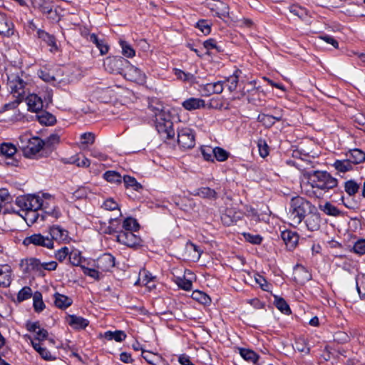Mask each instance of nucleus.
<instances>
[{
  "label": "nucleus",
  "instance_id": "41",
  "mask_svg": "<svg viewBox=\"0 0 365 365\" xmlns=\"http://www.w3.org/2000/svg\"><path fill=\"white\" fill-rule=\"evenodd\" d=\"M105 337L108 340L114 339L117 342H121L125 339L126 334L123 331H108L105 333Z\"/></svg>",
  "mask_w": 365,
  "mask_h": 365
},
{
  "label": "nucleus",
  "instance_id": "25",
  "mask_svg": "<svg viewBox=\"0 0 365 365\" xmlns=\"http://www.w3.org/2000/svg\"><path fill=\"white\" fill-rule=\"evenodd\" d=\"M346 156L352 165L361 163L365 160V153L356 148L349 150Z\"/></svg>",
  "mask_w": 365,
  "mask_h": 365
},
{
  "label": "nucleus",
  "instance_id": "43",
  "mask_svg": "<svg viewBox=\"0 0 365 365\" xmlns=\"http://www.w3.org/2000/svg\"><path fill=\"white\" fill-rule=\"evenodd\" d=\"M294 348L298 351L307 354L309 352V347L308 346L307 341L303 338H299L295 341Z\"/></svg>",
  "mask_w": 365,
  "mask_h": 365
},
{
  "label": "nucleus",
  "instance_id": "39",
  "mask_svg": "<svg viewBox=\"0 0 365 365\" xmlns=\"http://www.w3.org/2000/svg\"><path fill=\"white\" fill-rule=\"evenodd\" d=\"M289 11L302 20H304L309 16L308 11L305 8L298 5L290 6Z\"/></svg>",
  "mask_w": 365,
  "mask_h": 365
},
{
  "label": "nucleus",
  "instance_id": "11",
  "mask_svg": "<svg viewBox=\"0 0 365 365\" xmlns=\"http://www.w3.org/2000/svg\"><path fill=\"white\" fill-rule=\"evenodd\" d=\"M123 76L128 80L138 83H143L145 81V75L138 68L130 65L128 61V66L125 68Z\"/></svg>",
  "mask_w": 365,
  "mask_h": 365
},
{
  "label": "nucleus",
  "instance_id": "32",
  "mask_svg": "<svg viewBox=\"0 0 365 365\" xmlns=\"http://www.w3.org/2000/svg\"><path fill=\"white\" fill-rule=\"evenodd\" d=\"M37 36L38 38L41 39L42 42L46 43L48 46H56L54 36L45 31L38 29L37 31Z\"/></svg>",
  "mask_w": 365,
  "mask_h": 365
},
{
  "label": "nucleus",
  "instance_id": "53",
  "mask_svg": "<svg viewBox=\"0 0 365 365\" xmlns=\"http://www.w3.org/2000/svg\"><path fill=\"white\" fill-rule=\"evenodd\" d=\"M201 153L205 160L214 161V148L210 146H204L201 148Z\"/></svg>",
  "mask_w": 365,
  "mask_h": 365
},
{
  "label": "nucleus",
  "instance_id": "7",
  "mask_svg": "<svg viewBox=\"0 0 365 365\" xmlns=\"http://www.w3.org/2000/svg\"><path fill=\"white\" fill-rule=\"evenodd\" d=\"M178 143L183 149H190L195 145V137L193 130L190 128H181L178 131Z\"/></svg>",
  "mask_w": 365,
  "mask_h": 365
},
{
  "label": "nucleus",
  "instance_id": "44",
  "mask_svg": "<svg viewBox=\"0 0 365 365\" xmlns=\"http://www.w3.org/2000/svg\"><path fill=\"white\" fill-rule=\"evenodd\" d=\"M101 207L106 210L114 211L117 210L119 216H121V212L119 208V205L117 202H115L112 198H108L102 204Z\"/></svg>",
  "mask_w": 365,
  "mask_h": 365
},
{
  "label": "nucleus",
  "instance_id": "12",
  "mask_svg": "<svg viewBox=\"0 0 365 365\" xmlns=\"http://www.w3.org/2000/svg\"><path fill=\"white\" fill-rule=\"evenodd\" d=\"M135 232L119 231L117 235V241L128 247H133L140 244V238Z\"/></svg>",
  "mask_w": 365,
  "mask_h": 365
},
{
  "label": "nucleus",
  "instance_id": "17",
  "mask_svg": "<svg viewBox=\"0 0 365 365\" xmlns=\"http://www.w3.org/2000/svg\"><path fill=\"white\" fill-rule=\"evenodd\" d=\"M26 102L28 110L31 112L37 113L42 110L43 104V101L36 94H30L26 98Z\"/></svg>",
  "mask_w": 365,
  "mask_h": 365
},
{
  "label": "nucleus",
  "instance_id": "20",
  "mask_svg": "<svg viewBox=\"0 0 365 365\" xmlns=\"http://www.w3.org/2000/svg\"><path fill=\"white\" fill-rule=\"evenodd\" d=\"M67 323L74 329H83L88 327L89 322L82 317L74 314L68 315L66 318Z\"/></svg>",
  "mask_w": 365,
  "mask_h": 365
},
{
  "label": "nucleus",
  "instance_id": "58",
  "mask_svg": "<svg viewBox=\"0 0 365 365\" xmlns=\"http://www.w3.org/2000/svg\"><path fill=\"white\" fill-rule=\"evenodd\" d=\"M73 163L76 164L77 166L82 168H88L91 164L90 160L84 155H77L74 157Z\"/></svg>",
  "mask_w": 365,
  "mask_h": 365
},
{
  "label": "nucleus",
  "instance_id": "38",
  "mask_svg": "<svg viewBox=\"0 0 365 365\" xmlns=\"http://www.w3.org/2000/svg\"><path fill=\"white\" fill-rule=\"evenodd\" d=\"M104 179L111 183H115V184H120L122 182V177L121 175L113 170H108L106 171L103 174Z\"/></svg>",
  "mask_w": 365,
  "mask_h": 365
},
{
  "label": "nucleus",
  "instance_id": "40",
  "mask_svg": "<svg viewBox=\"0 0 365 365\" xmlns=\"http://www.w3.org/2000/svg\"><path fill=\"white\" fill-rule=\"evenodd\" d=\"M186 250L192 257L193 260H198L201 256L202 251L196 245L189 242L186 245Z\"/></svg>",
  "mask_w": 365,
  "mask_h": 365
},
{
  "label": "nucleus",
  "instance_id": "8",
  "mask_svg": "<svg viewBox=\"0 0 365 365\" xmlns=\"http://www.w3.org/2000/svg\"><path fill=\"white\" fill-rule=\"evenodd\" d=\"M38 76L45 82L51 83L53 85L62 81V73L60 69L43 67L38 72Z\"/></svg>",
  "mask_w": 365,
  "mask_h": 365
},
{
  "label": "nucleus",
  "instance_id": "15",
  "mask_svg": "<svg viewBox=\"0 0 365 365\" xmlns=\"http://www.w3.org/2000/svg\"><path fill=\"white\" fill-rule=\"evenodd\" d=\"M305 217V224L309 230L316 231L319 229L321 218L316 210L309 212Z\"/></svg>",
  "mask_w": 365,
  "mask_h": 365
},
{
  "label": "nucleus",
  "instance_id": "30",
  "mask_svg": "<svg viewBox=\"0 0 365 365\" xmlns=\"http://www.w3.org/2000/svg\"><path fill=\"white\" fill-rule=\"evenodd\" d=\"M16 151V147L11 143H3L0 145V155L6 158L12 157Z\"/></svg>",
  "mask_w": 365,
  "mask_h": 365
},
{
  "label": "nucleus",
  "instance_id": "36",
  "mask_svg": "<svg viewBox=\"0 0 365 365\" xmlns=\"http://www.w3.org/2000/svg\"><path fill=\"white\" fill-rule=\"evenodd\" d=\"M16 203L23 212L31 210V202L28 195L18 197L16 200Z\"/></svg>",
  "mask_w": 365,
  "mask_h": 365
},
{
  "label": "nucleus",
  "instance_id": "52",
  "mask_svg": "<svg viewBox=\"0 0 365 365\" xmlns=\"http://www.w3.org/2000/svg\"><path fill=\"white\" fill-rule=\"evenodd\" d=\"M173 71L174 74L180 80L188 82H191L194 80V76L190 73H185L183 71L178 68H174Z\"/></svg>",
  "mask_w": 365,
  "mask_h": 365
},
{
  "label": "nucleus",
  "instance_id": "26",
  "mask_svg": "<svg viewBox=\"0 0 365 365\" xmlns=\"http://www.w3.org/2000/svg\"><path fill=\"white\" fill-rule=\"evenodd\" d=\"M241 73L242 71L240 69H237L232 75L227 77L224 81V83L226 84V86L230 92L236 90Z\"/></svg>",
  "mask_w": 365,
  "mask_h": 365
},
{
  "label": "nucleus",
  "instance_id": "64",
  "mask_svg": "<svg viewBox=\"0 0 365 365\" xmlns=\"http://www.w3.org/2000/svg\"><path fill=\"white\" fill-rule=\"evenodd\" d=\"M69 255V250L67 247H63L55 253V257L59 261L63 262Z\"/></svg>",
  "mask_w": 365,
  "mask_h": 365
},
{
  "label": "nucleus",
  "instance_id": "55",
  "mask_svg": "<svg viewBox=\"0 0 365 365\" xmlns=\"http://www.w3.org/2000/svg\"><path fill=\"white\" fill-rule=\"evenodd\" d=\"M123 182L125 187H131L135 190H138L141 187V185L136 181L135 178H134L133 177L125 175L123 177Z\"/></svg>",
  "mask_w": 365,
  "mask_h": 365
},
{
  "label": "nucleus",
  "instance_id": "50",
  "mask_svg": "<svg viewBox=\"0 0 365 365\" xmlns=\"http://www.w3.org/2000/svg\"><path fill=\"white\" fill-rule=\"evenodd\" d=\"M214 160L216 159L219 162L225 161L230 155L227 151L220 147L214 148Z\"/></svg>",
  "mask_w": 365,
  "mask_h": 365
},
{
  "label": "nucleus",
  "instance_id": "4",
  "mask_svg": "<svg viewBox=\"0 0 365 365\" xmlns=\"http://www.w3.org/2000/svg\"><path fill=\"white\" fill-rule=\"evenodd\" d=\"M31 202V210H38L43 209L47 215L51 216L53 218H58L61 215L59 210L56 209L55 207H50V205L53 202V197L48 193H42L40 195H28Z\"/></svg>",
  "mask_w": 365,
  "mask_h": 365
},
{
  "label": "nucleus",
  "instance_id": "35",
  "mask_svg": "<svg viewBox=\"0 0 365 365\" xmlns=\"http://www.w3.org/2000/svg\"><path fill=\"white\" fill-rule=\"evenodd\" d=\"M194 195L204 198L215 199L217 197L216 192L207 187L195 190Z\"/></svg>",
  "mask_w": 365,
  "mask_h": 365
},
{
  "label": "nucleus",
  "instance_id": "27",
  "mask_svg": "<svg viewBox=\"0 0 365 365\" xmlns=\"http://www.w3.org/2000/svg\"><path fill=\"white\" fill-rule=\"evenodd\" d=\"M72 299L66 295L56 293L54 294V304L60 309H66L72 304Z\"/></svg>",
  "mask_w": 365,
  "mask_h": 365
},
{
  "label": "nucleus",
  "instance_id": "29",
  "mask_svg": "<svg viewBox=\"0 0 365 365\" xmlns=\"http://www.w3.org/2000/svg\"><path fill=\"white\" fill-rule=\"evenodd\" d=\"M139 229V225L137 220L133 217H126L122 222V230L120 231L136 232Z\"/></svg>",
  "mask_w": 365,
  "mask_h": 365
},
{
  "label": "nucleus",
  "instance_id": "28",
  "mask_svg": "<svg viewBox=\"0 0 365 365\" xmlns=\"http://www.w3.org/2000/svg\"><path fill=\"white\" fill-rule=\"evenodd\" d=\"M333 167L340 173H346L353 169V165L347 158L345 160H336L333 163Z\"/></svg>",
  "mask_w": 365,
  "mask_h": 365
},
{
  "label": "nucleus",
  "instance_id": "47",
  "mask_svg": "<svg viewBox=\"0 0 365 365\" xmlns=\"http://www.w3.org/2000/svg\"><path fill=\"white\" fill-rule=\"evenodd\" d=\"M26 262L28 265L27 269L31 267L34 269L40 270L41 269H46V267H47V262H41L38 259L34 258L26 259Z\"/></svg>",
  "mask_w": 365,
  "mask_h": 365
},
{
  "label": "nucleus",
  "instance_id": "23",
  "mask_svg": "<svg viewBox=\"0 0 365 365\" xmlns=\"http://www.w3.org/2000/svg\"><path fill=\"white\" fill-rule=\"evenodd\" d=\"M182 107L187 110L199 109L205 106V101L199 98H190L182 103Z\"/></svg>",
  "mask_w": 365,
  "mask_h": 365
},
{
  "label": "nucleus",
  "instance_id": "62",
  "mask_svg": "<svg viewBox=\"0 0 365 365\" xmlns=\"http://www.w3.org/2000/svg\"><path fill=\"white\" fill-rule=\"evenodd\" d=\"M11 200V197L6 189H0V204L4 207Z\"/></svg>",
  "mask_w": 365,
  "mask_h": 365
},
{
  "label": "nucleus",
  "instance_id": "21",
  "mask_svg": "<svg viewBox=\"0 0 365 365\" xmlns=\"http://www.w3.org/2000/svg\"><path fill=\"white\" fill-rule=\"evenodd\" d=\"M26 329L31 332H34L36 334V339L38 341H43L48 336V331L40 327L38 322H29L26 324Z\"/></svg>",
  "mask_w": 365,
  "mask_h": 365
},
{
  "label": "nucleus",
  "instance_id": "37",
  "mask_svg": "<svg viewBox=\"0 0 365 365\" xmlns=\"http://www.w3.org/2000/svg\"><path fill=\"white\" fill-rule=\"evenodd\" d=\"M192 297L193 299L204 305H207L211 302L210 297L205 292L199 290L194 291L192 294Z\"/></svg>",
  "mask_w": 365,
  "mask_h": 365
},
{
  "label": "nucleus",
  "instance_id": "31",
  "mask_svg": "<svg viewBox=\"0 0 365 365\" xmlns=\"http://www.w3.org/2000/svg\"><path fill=\"white\" fill-rule=\"evenodd\" d=\"M274 304L276 307L285 314H291V309L287 302L282 297L274 295Z\"/></svg>",
  "mask_w": 365,
  "mask_h": 365
},
{
  "label": "nucleus",
  "instance_id": "59",
  "mask_svg": "<svg viewBox=\"0 0 365 365\" xmlns=\"http://www.w3.org/2000/svg\"><path fill=\"white\" fill-rule=\"evenodd\" d=\"M90 193L91 190L87 187H81L73 193V197L75 199L86 198Z\"/></svg>",
  "mask_w": 365,
  "mask_h": 365
},
{
  "label": "nucleus",
  "instance_id": "48",
  "mask_svg": "<svg viewBox=\"0 0 365 365\" xmlns=\"http://www.w3.org/2000/svg\"><path fill=\"white\" fill-rule=\"evenodd\" d=\"M40 123L44 125H52L56 122L55 117L49 113L43 112L37 115Z\"/></svg>",
  "mask_w": 365,
  "mask_h": 365
},
{
  "label": "nucleus",
  "instance_id": "3",
  "mask_svg": "<svg viewBox=\"0 0 365 365\" xmlns=\"http://www.w3.org/2000/svg\"><path fill=\"white\" fill-rule=\"evenodd\" d=\"M315 210V207L302 197L297 196L291 199L287 212L289 223L294 227L299 225L306 215Z\"/></svg>",
  "mask_w": 365,
  "mask_h": 365
},
{
  "label": "nucleus",
  "instance_id": "6",
  "mask_svg": "<svg viewBox=\"0 0 365 365\" xmlns=\"http://www.w3.org/2000/svg\"><path fill=\"white\" fill-rule=\"evenodd\" d=\"M103 65L108 72L123 75L128 61L121 57H109L104 61Z\"/></svg>",
  "mask_w": 365,
  "mask_h": 365
},
{
  "label": "nucleus",
  "instance_id": "54",
  "mask_svg": "<svg viewBox=\"0 0 365 365\" xmlns=\"http://www.w3.org/2000/svg\"><path fill=\"white\" fill-rule=\"evenodd\" d=\"M196 27L198 28L204 34H209L211 31L210 24L207 20L201 19L196 23Z\"/></svg>",
  "mask_w": 365,
  "mask_h": 365
},
{
  "label": "nucleus",
  "instance_id": "14",
  "mask_svg": "<svg viewBox=\"0 0 365 365\" xmlns=\"http://www.w3.org/2000/svg\"><path fill=\"white\" fill-rule=\"evenodd\" d=\"M185 274L183 277H175L173 281L180 289L190 291L192 288V279H195V276L190 270H186Z\"/></svg>",
  "mask_w": 365,
  "mask_h": 365
},
{
  "label": "nucleus",
  "instance_id": "24",
  "mask_svg": "<svg viewBox=\"0 0 365 365\" xmlns=\"http://www.w3.org/2000/svg\"><path fill=\"white\" fill-rule=\"evenodd\" d=\"M282 237L289 249L294 248L299 241L297 234L288 230L282 232Z\"/></svg>",
  "mask_w": 365,
  "mask_h": 365
},
{
  "label": "nucleus",
  "instance_id": "60",
  "mask_svg": "<svg viewBox=\"0 0 365 365\" xmlns=\"http://www.w3.org/2000/svg\"><path fill=\"white\" fill-rule=\"evenodd\" d=\"M81 143L85 145H92L95 141V135L93 133H84L81 135Z\"/></svg>",
  "mask_w": 365,
  "mask_h": 365
},
{
  "label": "nucleus",
  "instance_id": "1",
  "mask_svg": "<svg viewBox=\"0 0 365 365\" xmlns=\"http://www.w3.org/2000/svg\"><path fill=\"white\" fill-rule=\"evenodd\" d=\"M148 110L153 118L158 133L164 138H173L175 135L173 123L169 113L164 110L163 105L158 100H153L149 103Z\"/></svg>",
  "mask_w": 365,
  "mask_h": 365
},
{
  "label": "nucleus",
  "instance_id": "2",
  "mask_svg": "<svg viewBox=\"0 0 365 365\" xmlns=\"http://www.w3.org/2000/svg\"><path fill=\"white\" fill-rule=\"evenodd\" d=\"M336 185V179L325 171H314L310 173L307 185L312 187L313 196L316 197H321L325 192Z\"/></svg>",
  "mask_w": 365,
  "mask_h": 365
},
{
  "label": "nucleus",
  "instance_id": "13",
  "mask_svg": "<svg viewBox=\"0 0 365 365\" xmlns=\"http://www.w3.org/2000/svg\"><path fill=\"white\" fill-rule=\"evenodd\" d=\"M96 266L101 272H108L115 266V257L110 254L105 253L97 259Z\"/></svg>",
  "mask_w": 365,
  "mask_h": 365
},
{
  "label": "nucleus",
  "instance_id": "46",
  "mask_svg": "<svg viewBox=\"0 0 365 365\" xmlns=\"http://www.w3.org/2000/svg\"><path fill=\"white\" fill-rule=\"evenodd\" d=\"M20 215L24 219L27 224H33L37 222L39 217L37 210H33L24 212V215L20 214Z\"/></svg>",
  "mask_w": 365,
  "mask_h": 365
},
{
  "label": "nucleus",
  "instance_id": "33",
  "mask_svg": "<svg viewBox=\"0 0 365 365\" xmlns=\"http://www.w3.org/2000/svg\"><path fill=\"white\" fill-rule=\"evenodd\" d=\"M240 356L246 361L255 364L258 360V355L252 350L249 349H240Z\"/></svg>",
  "mask_w": 365,
  "mask_h": 365
},
{
  "label": "nucleus",
  "instance_id": "18",
  "mask_svg": "<svg viewBox=\"0 0 365 365\" xmlns=\"http://www.w3.org/2000/svg\"><path fill=\"white\" fill-rule=\"evenodd\" d=\"M12 270L9 264H0V287H7L12 281Z\"/></svg>",
  "mask_w": 365,
  "mask_h": 365
},
{
  "label": "nucleus",
  "instance_id": "22",
  "mask_svg": "<svg viewBox=\"0 0 365 365\" xmlns=\"http://www.w3.org/2000/svg\"><path fill=\"white\" fill-rule=\"evenodd\" d=\"M9 87L11 89V92L13 94V97H22V99H24V82L21 79L16 78L15 79L9 82Z\"/></svg>",
  "mask_w": 365,
  "mask_h": 365
},
{
  "label": "nucleus",
  "instance_id": "19",
  "mask_svg": "<svg viewBox=\"0 0 365 365\" xmlns=\"http://www.w3.org/2000/svg\"><path fill=\"white\" fill-rule=\"evenodd\" d=\"M14 34V24L8 17L0 12V34L5 36H10Z\"/></svg>",
  "mask_w": 365,
  "mask_h": 365
},
{
  "label": "nucleus",
  "instance_id": "10",
  "mask_svg": "<svg viewBox=\"0 0 365 365\" xmlns=\"http://www.w3.org/2000/svg\"><path fill=\"white\" fill-rule=\"evenodd\" d=\"M48 233L51 236L49 238L52 239L53 242L55 240L58 242L68 243L71 240L68 231L60 225H56L49 227Z\"/></svg>",
  "mask_w": 365,
  "mask_h": 365
},
{
  "label": "nucleus",
  "instance_id": "63",
  "mask_svg": "<svg viewBox=\"0 0 365 365\" xmlns=\"http://www.w3.org/2000/svg\"><path fill=\"white\" fill-rule=\"evenodd\" d=\"M353 250L356 254L364 255L365 253V240H358L354 244Z\"/></svg>",
  "mask_w": 365,
  "mask_h": 365
},
{
  "label": "nucleus",
  "instance_id": "57",
  "mask_svg": "<svg viewBox=\"0 0 365 365\" xmlns=\"http://www.w3.org/2000/svg\"><path fill=\"white\" fill-rule=\"evenodd\" d=\"M32 295L31 289L29 287H23L18 293L17 299L19 302H23L29 299Z\"/></svg>",
  "mask_w": 365,
  "mask_h": 365
},
{
  "label": "nucleus",
  "instance_id": "51",
  "mask_svg": "<svg viewBox=\"0 0 365 365\" xmlns=\"http://www.w3.org/2000/svg\"><path fill=\"white\" fill-rule=\"evenodd\" d=\"M257 147L259 154L262 158H265L269 155V146L264 139H258Z\"/></svg>",
  "mask_w": 365,
  "mask_h": 365
},
{
  "label": "nucleus",
  "instance_id": "49",
  "mask_svg": "<svg viewBox=\"0 0 365 365\" xmlns=\"http://www.w3.org/2000/svg\"><path fill=\"white\" fill-rule=\"evenodd\" d=\"M34 308L36 312H40L43 311L45 304L42 300V296L40 292H35L33 297Z\"/></svg>",
  "mask_w": 365,
  "mask_h": 365
},
{
  "label": "nucleus",
  "instance_id": "45",
  "mask_svg": "<svg viewBox=\"0 0 365 365\" xmlns=\"http://www.w3.org/2000/svg\"><path fill=\"white\" fill-rule=\"evenodd\" d=\"M320 209L328 215L338 216L340 215V211L336 207L329 202H326L324 205H320Z\"/></svg>",
  "mask_w": 365,
  "mask_h": 365
},
{
  "label": "nucleus",
  "instance_id": "42",
  "mask_svg": "<svg viewBox=\"0 0 365 365\" xmlns=\"http://www.w3.org/2000/svg\"><path fill=\"white\" fill-rule=\"evenodd\" d=\"M81 268L86 275L91 277L95 280H99L102 277V274H101L100 270L98 269L89 268L83 265H81Z\"/></svg>",
  "mask_w": 365,
  "mask_h": 365
},
{
  "label": "nucleus",
  "instance_id": "9",
  "mask_svg": "<svg viewBox=\"0 0 365 365\" xmlns=\"http://www.w3.org/2000/svg\"><path fill=\"white\" fill-rule=\"evenodd\" d=\"M24 244L25 245H34L35 246H41L50 250L54 247V243L52 242V239L43 236L40 233L33 234L26 237L24 240Z\"/></svg>",
  "mask_w": 365,
  "mask_h": 365
},
{
  "label": "nucleus",
  "instance_id": "56",
  "mask_svg": "<svg viewBox=\"0 0 365 365\" xmlns=\"http://www.w3.org/2000/svg\"><path fill=\"white\" fill-rule=\"evenodd\" d=\"M359 185L358 184L354 182V180H349L345 183L344 188L345 191L349 195H355L359 190Z\"/></svg>",
  "mask_w": 365,
  "mask_h": 365
},
{
  "label": "nucleus",
  "instance_id": "34",
  "mask_svg": "<svg viewBox=\"0 0 365 365\" xmlns=\"http://www.w3.org/2000/svg\"><path fill=\"white\" fill-rule=\"evenodd\" d=\"M154 277L147 270L141 269L139 272V277L135 284L148 285L153 281Z\"/></svg>",
  "mask_w": 365,
  "mask_h": 365
},
{
  "label": "nucleus",
  "instance_id": "61",
  "mask_svg": "<svg viewBox=\"0 0 365 365\" xmlns=\"http://www.w3.org/2000/svg\"><path fill=\"white\" fill-rule=\"evenodd\" d=\"M243 236L246 241L255 244V245H259L261 243L262 238L259 235H252L250 233H243Z\"/></svg>",
  "mask_w": 365,
  "mask_h": 365
},
{
  "label": "nucleus",
  "instance_id": "16",
  "mask_svg": "<svg viewBox=\"0 0 365 365\" xmlns=\"http://www.w3.org/2000/svg\"><path fill=\"white\" fill-rule=\"evenodd\" d=\"M34 7L38 9L42 13L48 15V18L55 19L56 15V11H53L52 6L46 0H33Z\"/></svg>",
  "mask_w": 365,
  "mask_h": 365
},
{
  "label": "nucleus",
  "instance_id": "5",
  "mask_svg": "<svg viewBox=\"0 0 365 365\" xmlns=\"http://www.w3.org/2000/svg\"><path fill=\"white\" fill-rule=\"evenodd\" d=\"M18 145L26 158H31L43 148L44 142L37 137H31L29 133L22 134L19 138Z\"/></svg>",
  "mask_w": 365,
  "mask_h": 365
}]
</instances>
